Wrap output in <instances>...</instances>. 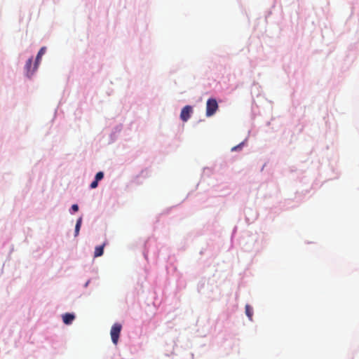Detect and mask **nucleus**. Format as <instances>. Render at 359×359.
<instances>
[{"mask_svg":"<svg viewBox=\"0 0 359 359\" xmlns=\"http://www.w3.org/2000/svg\"><path fill=\"white\" fill-rule=\"evenodd\" d=\"M72 210L74 211V212H76L79 210V206L77 204H74L72 205Z\"/></svg>","mask_w":359,"mask_h":359,"instance_id":"12","label":"nucleus"},{"mask_svg":"<svg viewBox=\"0 0 359 359\" xmlns=\"http://www.w3.org/2000/svg\"><path fill=\"white\" fill-rule=\"evenodd\" d=\"M32 65V58H29V59H28V60L27 61L26 65H25V70H26L27 76L28 77H30L33 74V73L35 72V70L37 69L38 65L36 63H35L33 69H31Z\"/></svg>","mask_w":359,"mask_h":359,"instance_id":"4","label":"nucleus"},{"mask_svg":"<svg viewBox=\"0 0 359 359\" xmlns=\"http://www.w3.org/2000/svg\"><path fill=\"white\" fill-rule=\"evenodd\" d=\"M218 109V104L215 99H208L206 103V116H212Z\"/></svg>","mask_w":359,"mask_h":359,"instance_id":"1","label":"nucleus"},{"mask_svg":"<svg viewBox=\"0 0 359 359\" xmlns=\"http://www.w3.org/2000/svg\"><path fill=\"white\" fill-rule=\"evenodd\" d=\"M122 329V325L119 323H114L110 331L111 338L112 342L116 345L119 339V336L121 334V331Z\"/></svg>","mask_w":359,"mask_h":359,"instance_id":"2","label":"nucleus"},{"mask_svg":"<svg viewBox=\"0 0 359 359\" xmlns=\"http://www.w3.org/2000/svg\"><path fill=\"white\" fill-rule=\"evenodd\" d=\"M46 48L45 47H42L39 51L38 52V54L36 55V63L38 65L40 62V60L42 57V55L45 53Z\"/></svg>","mask_w":359,"mask_h":359,"instance_id":"7","label":"nucleus"},{"mask_svg":"<svg viewBox=\"0 0 359 359\" xmlns=\"http://www.w3.org/2000/svg\"><path fill=\"white\" fill-rule=\"evenodd\" d=\"M104 245H105V244L104 243L102 245L95 247V252H94V257H98L103 255Z\"/></svg>","mask_w":359,"mask_h":359,"instance_id":"6","label":"nucleus"},{"mask_svg":"<svg viewBox=\"0 0 359 359\" xmlns=\"http://www.w3.org/2000/svg\"><path fill=\"white\" fill-rule=\"evenodd\" d=\"M245 313L247 316L249 318V319L251 320L253 315V310L252 308L248 304L245 306Z\"/></svg>","mask_w":359,"mask_h":359,"instance_id":"8","label":"nucleus"},{"mask_svg":"<svg viewBox=\"0 0 359 359\" xmlns=\"http://www.w3.org/2000/svg\"><path fill=\"white\" fill-rule=\"evenodd\" d=\"M193 113V108L190 105H186L182 108L180 113V118L184 121H187L191 117V114Z\"/></svg>","mask_w":359,"mask_h":359,"instance_id":"3","label":"nucleus"},{"mask_svg":"<svg viewBox=\"0 0 359 359\" xmlns=\"http://www.w3.org/2000/svg\"><path fill=\"white\" fill-rule=\"evenodd\" d=\"M98 185V181L95 180L92 183L90 184V187L91 189H95Z\"/></svg>","mask_w":359,"mask_h":359,"instance_id":"11","label":"nucleus"},{"mask_svg":"<svg viewBox=\"0 0 359 359\" xmlns=\"http://www.w3.org/2000/svg\"><path fill=\"white\" fill-rule=\"evenodd\" d=\"M241 147V144L238 145V146H236V147H233L231 150L232 151H236V149H238V148Z\"/></svg>","mask_w":359,"mask_h":359,"instance_id":"13","label":"nucleus"},{"mask_svg":"<svg viewBox=\"0 0 359 359\" xmlns=\"http://www.w3.org/2000/svg\"><path fill=\"white\" fill-rule=\"evenodd\" d=\"M81 222H82V218L80 217L77 220L76 226H75V236H77L79 233L80 228H81Z\"/></svg>","mask_w":359,"mask_h":359,"instance_id":"9","label":"nucleus"},{"mask_svg":"<svg viewBox=\"0 0 359 359\" xmlns=\"http://www.w3.org/2000/svg\"><path fill=\"white\" fill-rule=\"evenodd\" d=\"M74 319V316L72 313H67L62 316V320L65 324L69 325Z\"/></svg>","mask_w":359,"mask_h":359,"instance_id":"5","label":"nucleus"},{"mask_svg":"<svg viewBox=\"0 0 359 359\" xmlns=\"http://www.w3.org/2000/svg\"><path fill=\"white\" fill-rule=\"evenodd\" d=\"M104 177V174L102 172H98L95 175V179L97 181L101 180Z\"/></svg>","mask_w":359,"mask_h":359,"instance_id":"10","label":"nucleus"}]
</instances>
